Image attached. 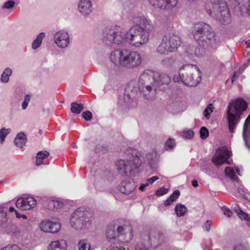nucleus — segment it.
Returning a JSON list of instances; mask_svg holds the SVG:
<instances>
[{
	"instance_id": "obj_1",
	"label": "nucleus",
	"mask_w": 250,
	"mask_h": 250,
	"mask_svg": "<svg viewBox=\"0 0 250 250\" xmlns=\"http://www.w3.org/2000/svg\"><path fill=\"white\" fill-rule=\"evenodd\" d=\"M121 14L134 25L127 30L118 25L105 28L101 34V39L103 43L113 48L126 43L136 48L146 45L148 42L151 30V21L145 16L135 13L127 5L124 6Z\"/></svg>"
},
{
	"instance_id": "obj_2",
	"label": "nucleus",
	"mask_w": 250,
	"mask_h": 250,
	"mask_svg": "<svg viewBox=\"0 0 250 250\" xmlns=\"http://www.w3.org/2000/svg\"><path fill=\"white\" fill-rule=\"evenodd\" d=\"M110 61L115 65L127 69L139 68L142 64L143 59L137 51L127 49H115L109 55Z\"/></svg>"
},
{
	"instance_id": "obj_3",
	"label": "nucleus",
	"mask_w": 250,
	"mask_h": 250,
	"mask_svg": "<svg viewBox=\"0 0 250 250\" xmlns=\"http://www.w3.org/2000/svg\"><path fill=\"white\" fill-rule=\"evenodd\" d=\"M191 34L199 44L208 49H215L216 40L215 33L208 24L199 22L191 28Z\"/></svg>"
},
{
	"instance_id": "obj_4",
	"label": "nucleus",
	"mask_w": 250,
	"mask_h": 250,
	"mask_svg": "<svg viewBox=\"0 0 250 250\" xmlns=\"http://www.w3.org/2000/svg\"><path fill=\"white\" fill-rule=\"evenodd\" d=\"M173 80L188 86H195L201 81V72L195 65H185L180 68L178 75H174Z\"/></svg>"
},
{
	"instance_id": "obj_5",
	"label": "nucleus",
	"mask_w": 250,
	"mask_h": 250,
	"mask_svg": "<svg viewBox=\"0 0 250 250\" xmlns=\"http://www.w3.org/2000/svg\"><path fill=\"white\" fill-rule=\"evenodd\" d=\"M207 13L215 18L223 24L231 22L229 11L227 3L223 0H211L205 5Z\"/></svg>"
},
{
	"instance_id": "obj_6",
	"label": "nucleus",
	"mask_w": 250,
	"mask_h": 250,
	"mask_svg": "<svg viewBox=\"0 0 250 250\" xmlns=\"http://www.w3.org/2000/svg\"><path fill=\"white\" fill-rule=\"evenodd\" d=\"M154 72L152 70H145L141 75L138 81L132 80L127 85L125 94V99H133L138 91L144 90L145 85L154 82Z\"/></svg>"
},
{
	"instance_id": "obj_7",
	"label": "nucleus",
	"mask_w": 250,
	"mask_h": 250,
	"mask_svg": "<svg viewBox=\"0 0 250 250\" xmlns=\"http://www.w3.org/2000/svg\"><path fill=\"white\" fill-rule=\"evenodd\" d=\"M94 218L93 211L84 207L76 209L70 220L71 226L78 230H82L88 228Z\"/></svg>"
},
{
	"instance_id": "obj_8",
	"label": "nucleus",
	"mask_w": 250,
	"mask_h": 250,
	"mask_svg": "<svg viewBox=\"0 0 250 250\" xmlns=\"http://www.w3.org/2000/svg\"><path fill=\"white\" fill-rule=\"evenodd\" d=\"M247 104L241 98H238L229 104L227 110V118L229 130L232 132L238 124L240 115L246 109Z\"/></svg>"
},
{
	"instance_id": "obj_9",
	"label": "nucleus",
	"mask_w": 250,
	"mask_h": 250,
	"mask_svg": "<svg viewBox=\"0 0 250 250\" xmlns=\"http://www.w3.org/2000/svg\"><path fill=\"white\" fill-rule=\"evenodd\" d=\"M127 158L126 161L120 160L116 163V166L118 172L123 175L127 174L134 169L139 167L142 161L140 159V154L135 150L129 149L127 151Z\"/></svg>"
},
{
	"instance_id": "obj_10",
	"label": "nucleus",
	"mask_w": 250,
	"mask_h": 250,
	"mask_svg": "<svg viewBox=\"0 0 250 250\" xmlns=\"http://www.w3.org/2000/svg\"><path fill=\"white\" fill-rule=\"evenodd\" d=\"M182 42L180 37L175 34L169 33L166 35L157 47L156 53L160 55H167L169 53L176 51L181 45Z\"/></svg>"
},
{
	"instance_id": "obj_11",
	"label": "nucleus",
	"mask_w": 250,
	"mask_h": 250,
	"mask_svg": "<svg viewBox=\"0 0 250 250\" xmlns=\"http://www.w3.org/2000/svg\"><path fill=\"white\" fill-rule=\"evenodd\" d=\"M231 155L230 152L226 146L218 148L212 158V161L216 166H220L226 163L229 164L228 159Z\"/></svg>"
},
{
	"instance_id": "obj_12",
	"label": "nucleus",
	"mask_w": 250,
	"mask_h": 250,
	"mask_svg": "<svg viewBox=\"0 0 250 250\" xmlns=\"http://www.w3.org/2000/svg\"><path fill=\"white\" fill-rule=\"evenodd\" d=\"M225 173L226 176L229 177L230 179L238 183V185H235L237 189L238 192L240 195L246 200L250 201V193L246 192V189L242 185H239V180L237 178H235V171L234 169L229 167H226L225 169Z\"/></svg>"
},
{
	"instance_id": "obj_13",
	"label": "nucleus",
	"mask_w": 250,
	"mask_h": 250,
	"mask_svg": "<svg viewBox=\"0 0 250 250\" xmlns=\"http://www.w3.org/2000/svg\"><path fill=\"white\" fill-rule=\"evenodd\" d=\"M53 39L57 45L62 49L66 48L70 42L69 34L64 30L56 32L54 34Z\"/></svg>"
},
{
	"instance_id": "obj_14",
	"label": "nucleus",
	"mask_w": 250,
	"mask_h": 250,
	"mask_svg": "<svg viewBox=\"0 0 250 250\" xmlns=\"http://www.w3.org/2000/svg\"><path fill=\"white\" fill-rule=\"evenodd\" d=\"M37 204L36 199L32 196L19 198L16 202L17 208L22 210H29L34 208Z\"/></svg>"
},
{
	"instance_id": "obj_15",
	"label": "nucleus",
	"mask_w": 250,
	"mask_h": 250,
	"mask_svg": "<svg viewBox=\"0 0 250 250\" xmlns=\"http://www.w3.org/2000/svg\"><path fill=\"white\" fill-rule=\"evenodd\" d=\"M149 3L155 9L162 10H167L175 7L177 3V0H148Z\"/></svg>"
},
{
	"instance_id": "obj_16",
	"label": "nucleus",
	"mask_w": 250,
	"mask_h": 250,
	"mask_svg": "<svg viewBox=\"0 0 250 250\" xmlns=\"http://www.w3.org/2000/svg\"><path fill=\"white\" fill-rule=\"evenodd\" d=\"M40 229L45 233H57L61 228V224L58 222H53L48 220H45L40 223Z\"/></svg>"
},
{
	"instance_id": "obj_17",
	"label": "nucleus",
	"mask_w": 250,
	"mask_h": 250,
	"mask_svg": "<svg viewBox=\"0 0 250 250\" xmlns=\"http://www.w3.org/2000/svg\"><path fill=\"white\" fill-rule=\"evenodd\" d=\"M78 10L83 17H87L92 12V3L90 0H80L78 5Z\"/></svg>"
},
{
	"instance_id": "obj_18",
	"label": "nucleus",
	"mask_w": 250,
	"mask_h": 250,
	"mask_svg": "<svg viewBox=\"0 0 250 250\" xmlns=\"http://www.w3.org/2000/svg\"><path fill=\"white\" fill-rule=\"evenodd\" d=\"M67 243L66 240L60 239L50 242L47 250H67Z\"/></svg>"
},
{
	"instance_id": "obj_19",
	"label": "nucleus",
	"mask_w": 250,
	"mask_h": 250,
	"mask_svg": "<svg viewBox=\"0 0 250 250\" xmlns=\"http://www.w3.org/2000/svg\"><path fill=\"white\" fill-rule=\"evenodd\" d=\"M106 236L109 242H110L111 244L117 243L121 244V242L123 240H120V238H118V236H116V233L115 231L114 227L112 226L108 227L106 230Z\"/></svg>"
},
{
	"instance_id": "obj_20",
	"label": "nucleus",
	"mask_w": 250,
	"mask_h": 250,
	"mask_svg": "<svg viewBox=\"0 0 250 250\" xmlns=\"http://www.w3.org/2000/svg\"><path fill=\"white\" fill-rule=\"evenodd\" d=\"M250 122V114L247 117L243 126V138L246 146L250 150V132L248 131L249 124Z\"/></svg>"
},
{
	"instance_id": "obj_21",
	"label": "nucleus",
	"mask_w": 250,
	"mask_h": 250,
	"mask_svg": "<svg viewBox=\"0 0 250 250\" xmlns=\"http://www.w3.org/2000/svg\"><path fill=\"white\" fill-rule=\"evenodd\" d=\"M137 185L134 182L129 181L125 185L122 184L120 188V191L124 194H129L133 191L136 188Z\"/></svg>"
},
{
	"instance_id": "obj_22",
	"label": "nucleus",
	"mask_w": 250,
	"mask_h": 250,
	"mask_svg": "<svg viewBox=\"0 0 250 250\" xmlns=\"http://www.w3.org/2000/svg\"><path fill=\"white\" fill-rule=\"evenodd\" d=\"M27 138L25 134L23 132L19 133L14 140L15 146L19 148H22L25 145Z\"/></svg>"
},
{
	"instance_id": "obj_23",
	"label": "nucleus",
	"mask_w": 250,
	"mask_h": 250,
	"mask_svg": "<svg viewBox=\"0 0 250 250\" xmlns=\"http://www.w3.org/2000/svg\"><path fill=\"white\" fill-rule=\"evenodd\" d=\"M63 207L64 204L60 200H50L47 202V208L51 210H57Z\"/></svg>"
},
{
	"instance_id": "obj_24",
	"label": "nucleus",
	"mask_w": 250,
	"mask_h": 250,
	"mask_svg": "<svg viewBox=\"0 0 250 250\" xmlns=\"http://www.w3.org/2000/svg\"><path fill=\"white\" fill-rule=\"evenodd\" d=\"M171 82V78L169 76L164 73H161L159 75L157 80L158 84L161 85H168Z\"/></svg>"
},
{
	"instance_id": "obj_25",
	"label": "nucleus",
	"mask_w": 250,
	"mask_h": 250,
	"mask_svg": "<svg viewBox=\"0 0 250 250\" xmlns=\"http://www.w3.org/2000/svg\"><path fill=\"white\" fill-rule=\"evenodd\" d=\"M12 70L10 67L5 68L2 73L0 81L2 83H6L9 81L10 77L12 75Z\"/></svg>"
},
{
	"instance_id": "obj_26",
	"label": "nucleus",
	"mask_w": 250,
	"mask_h": 250,
	"mask_svg": "<svg viewBox=\"0 0 250 250\" xmlns=\"http://www.w3.org/2000/svg\"><path fill=\"white\" fill-rule=\"evenodd\" d=\"M45 36V34L43 32H41L38 35L32 44V48L33 50L37 49L41 46L42 40L44 38Z\"/></svg>"
},
{
	"instance_id": "obj_27",
	"label": "nucleus",
	"mask_w": 250,
	"mask_h": 250,
	"mask_svg": "<svg viewBox=\"0 0 250 250\" xmlns=\"http://www.w3.org/2000/svg\"><path fill=\"white\" fill-rule=\"evenodd\" d=\"M16 3L13 0H8L4 2L1 6V9L4 11L12 12L15 7Z\"/></svg>"
},
{
	"instance_id": "obj_28",
	"label": "nucleus",
	"mask_w": 250,
	"mask_h": 250,
	"mask_svg": "<svg viewBox=\"0 0 250 250\" xmlns=\"http://www.w3.org/2000/svg\"><path fill=\"white\" fill-rule=\"evenodd\" d=\"M133 237V230L131 227L127 228L126 232L124 234V236L120 238V240H123L121 243L125 242H129Z\"/></svg>"
},
{
	"instance_id": "obj_29",
	"label": "nucleus",
	"mask_w": 250,
	"mask_h": 250,
	"mask_svg": "<svg viewBox=\"0 0 250 250\" xmlns=\"http://www.w3.org/2000/svg\"><path fill=\"white\" fill-rule=\"evenodd\" d=\"M71 111L75 114H79L83 109V104L76 102L72 103L71 104Z\"/></svg>"
},
{
	"instance_id": "obj_30",
	"label": "nucleus",
	"mask_w": 250,
	"mask_h": 250,
	"mask_svg": "<svg viewBox=\"0 0 250 250\" xmlns=\"http://www.w3.org/2000/svg\"><path fill=\"white\" fill-rule=\"evenodd\" d=\"M78 247L79 250H90L91 248L87 239L81 240L78 244Z\"/></svg>"
},
{
	"instance_id": "obj_31",
	"label": "nucleus",
	"mask_w": 250,
	"mask_h": 250,
	"mask_svg": "<svg viewBox=\"0 0 250 250\" xmlns=\"http://www.w3.org/2000/svg\"><path fill=\"white\" fill-rule=\"evenodd\" d=\"M175 211L177 216H182L187 212V208L182 204H178L175 208Z\"/></svg>"
},
{
	"instance_id": "obj_32",
	"label": "nucleus",
	"mask_w": 250,
	"mask_h": 250,
	"mask_svg": "<svg viewBox=\"0 0 250 250\" xmlns=\"http://www.w3.org/2000/svg\"><path fill=\"white\" fill-rule=\"evenodd\" d=\"M10 128L2 127L0 129V142L1 144L3 143L6 136L11 132Z\"/></svg>"
},
{
	"instance_id": "obj_33",
	"label": "nucleus",
	"mask_w": 250,
	"mask_h": 250,
	"mask_svg": "<svg viewBox=\"0 0 250 250\" xmlns=\"http://www.w3.org/2000/svg\"><path fill=\"white\" fill-rule=\"evenodd\" d=\"M191 50L193 51L194 53L190 52L189 51H188V53H189L191 55H194L198 58L201 57L204 54L203 49L201 47L195 48V47L192 46L191 48Z\"/></svg>"
},
{
	"instance_id": "obj_34",
	"label": "nucleus",
	"mask_w": 250,
	"mask_h": 250,
	"mask_svg": "<svg viewBox=\"0 0 250 250\" xmlns=\"http://www.w3.org/2000/svg\"><path fill=\"white\" fill-rule=\"evenodd\" d=\"M176 146L175 140L172 138H169L165 143V147L166 150H171Z\"/></svg>"
},
{
	"instance_id": "obj_35",
	"label": "nucleus",
	"mask_w": 250,
	"mask_h": 250,
	"mask_svg": "<svg viewBox=\"0 0 250 250\" xmlns=\"http://www.w3.org/2000/svg\"><path fill=\"white\" fill-rule=\"evenodd\" d=\"M146 158L148 163L152 166L156 161V153L155 152H152L151 153L147 154Z\"/></svg>"
},
{
	"instance_id": "obj_36",
	"label": "nucleus",
	"mask_w": 250,
	"mask_h": 250,
	"mask_svg": "<svg viewBox=\"0 0 250 250\" xmlns=\"http://www.w3.org/2000/svg\"><path fill=\"white\" fill-rule=\"evenodd\" d=\"M107 250H129L121 245V244L114 243L110 244V246L107 249Z\"/></svg>"
},
{
	"instance_id": "obj_37",
	"label": "nucleus",
	"mask_w": 250,
	"mask_h": 250,
	"mask_svg": "<svg viewBox=\"0 0 250 250\" xmlns=\"http://www.w3.org/2000/svg\"><path fill=\"white\" fill-rule=\"evenodd\" d=\"M213 107L212 104H209L206 108L204 115L207 119H208L210 117V115L213 112Z\"/></svg>"
},
{
	"instance_id": "obj_38",
	"label": "nucleus",
	"mask_w": 250,
	"mask_h": 250,
	"mask_svg": "<svg viewBox=\"0 0 250 250\" xmlns=\"http://www.w3.org/2000/svg\"><path fill=\"white\" fill-rule=\"evenodd\" d=\"M163 236L162 234L158 233L153 237L150 236L149 239L151 242H154V243L156 241L158 244H160L163 242Z\"/></svg>"
},
{
	"instance_id": "obj_39",
	"label": "nucleus",
	"mask_w": 250,
	"mask_h": 250,
	"mask_svg": "<svg viewBox=\"0 0 250 250\" xmlns=\"http://www.w3.org/2000/svg\"><path fill=\"white\" fill-rule=\"evenodd\" d=\"M236 213L241 219L249 220L250 219L249 215L245 213L243 211H242L241 209H238L237 210H236Z\"/></svg>"
},
{
	"instance_id": "obj_40",
	"label": "nucleus",
	"mask_w": 250,
	"mask_h": 250,
	"mask_svg": "<svg viewBox=\"0 0 250 250\" xmlns=\"http://www.w3.org/2000/svg\"><path fill=\"white\" fill-rule=\"evenodd\" d=\"M247 65L244 64L242 67H240L238 70H237L236 71L234 72V74L232 77L231 81L232 82H233L236 78L240 74H241L244 70L245 69V68L247 67Z\"/></svg>"
},
{
	"instance_id": "obj_41",
	"label": "nucleus",
	"mask_w": 250,
	"mask_h": 250,
	"mask_svg": "<svg viewBox=\"0 0 250 250\" xmlns=\"http://www.w3.org/2000/svg\"><path fill=\"white\" fill-rule=\"evenodd\" d=\"M130 227H123V226H118L117 228V231L118 234V238H121L124 236V234L125 232H126V228H130Z\"/></svg>"
},
{
	"instance_id": "obj_42",
	"label": "nucleus",
	"mask_w": 250,
	"mask_h": 250,
	"mask_svg": "<svg viewBox=\"0 0 250 250\" xmlns=\"http://www.w3.org/2000/svg\"><path fill=\"white\" fill-rule=\"evenodd\" d=\"M0 250H21V247L18 245H8Z\"/></svg>"
},
{
	"instance_id": "obj_43",
	"label": "nucleus",
	"mask_w": 250,
	"mask_h": 250,
	"mask_svg": "<svg viewBox=\"0 0 250 250\" xmlns=\"http://www.w3.org/2000/svg\"><path fill=\"white\" fill-rule=\"evenodd\" d=\"M200 134L201 138L202 139H205L208 136V131L206 127L203 126L200 129Z\"/></svg>"
},
{
	"instance_id": "obj_44",
	"label": "nucleus",
	"mask_w": 250,
	"mask_h": 250,
	"mask_svg": "<svg viewBox=\"0 0 250 250\" xmlns=\"http://www.w3.org/2000/svg\"><path fill=\"white\" fill-rule=\"evenodd\" d=\"M49 155V153L47 151H41L38 152L36 158H38L43 160L46 158Z\"/></svg>"
},
{
	"instance_id": "obj_45",
	"label": "nucleus",
	"mask_w": 250,
	"mask_h": 250,
	"mask_svg": "<svg viewBox=\"0 0 250 250\" xmlns=\"http://www.w3.org/2000/svg\"><path fill=\"white\" fill-rule=\"evenodd\" d=\"M193 136L194 132L191 130H185L182 133L183 137L186 139H191Z\"/></svg>"
},
{
	"instance_id": "obj_46",
	"label": "nucleus",
	"mask_w": 250,
	"mask_h": 250,
	"mask_svg": "<svg viewBox=\"0 0 250 250\" xmlns=\"http://www.w3.org/2000/svg\"><path fill=\"white\" fill-rule=\"evenodd\" d=\"M30 101V96L29 95H26L24 98V101L22 103V109L25 110L27 108L29 102Z\"/></svg>"
},
{
	"instance_id": "obj_47",
	"label": "nucleus",
	"mask_w": 250,
	"mask_h": 250,
	"mask_svg": "<svg viewBox=\"0 0 250 250\" xmlns=\"http://www.w3.org/2000/svg\"><path fill=\"white\" fill-rule=\"evenodd\" d=\"M156 82H153L152 83L151 85H149V84H146L145 85V88L146 91L150 93L152 92L153 91H155L156 89V87L155 85Z\"/></svg>"
},
{
	"instance_id": "obj_48",
	"label": "nucleus",
	"mask_w": 250,
	"mask_h": 250,
	"mask_svg": "<svg viewBox=\"0 0 250 250\" xmlns=\"http://www.w3.org/2000/svg\"><path fill=\"white\" fill-rule=\"evenodd\" d=\"M7 220L6 212L2 208H0V223L5 222Z\"/></svg>"
},
{
	"instance_id": "obj_49",
	"label": "nucleus",
	"mask_w": 250,
	"mask_h": 250,
	"mask_svg": "<svg viewBox=\"0 0 250 250\" xmlns=\"http://www.w3.org/2000/svg\"><path fill=\"white\" fill-rule=\"evenodd\" d=\"M180 194V192L179 190H175L167 199H168L169 200H171V201L174 202L179 197Z\"/></svg>"
},
{
	"instance_id": "obj_50",
	"label": "nucleus",
	"mask_w": 250,
	"mask_h": 250,
	"mask_svg": "<svg viewBox=\"0 0 250 250\" xmlns=\"http://www.w3.org/2000/svg\"><path fill=\"white\" fill-rule=\"evenodd\" d=\"M173 61L172 59L168 58L166 59H164L162 61V64L167 68H170L172 66L171 63Z\"/></svg>"
},
{
	"instance_id": "obj_51",
	"label": "nucleus",
	"mask_w": 250,
	"mask_h": 250,
	"mask_svg": "<svg viewBox=\"0 0 250 250\" xmlns=\"http://www.w3.org/2000/svg\"><path fill=\"white\" fill-rule=\"evenodd\" d=\"M136 250H152V247H146L142 244H139L136 246Z\"/></svg>"
},
{
	"instance_id": "obj_52",
	"label": "nucleus",
	"mask_w": 250,
	"mask_h": 250,
	"mask_svg": "<svg viewBox=\"0 0 250 250\" xmlns=\"http://www.w3.org/2000/svg\"><path fill=\"white\" fill-rule=\"evenodd\" d=\"M82 116L86 121H89L91 119L92 117V113L89 111L83 112L82 114Z\"/></svg>"
},
{
	"instance_id": "obj_53",
	"label": "nucleus",
	"mask_w": 250,
	"mask_h": 250,
	"mask_svg": "<svg viewBox=\"0 0 250 250\" xmlns=\"http://www.w3.org/2000/svg\"><path fill=\"white\" fill-rule=\"evenodd\" d=\"M222 210L224 214L229 217H230L232 215V212L231 210L225 207H223L222 208Z\"/></svg>"
},
{
	"instance_id": "obj_54",
	"label": "nucleus",
	"mask_w": 250,
	"mask_h": 250,
	"mask_svg": "<svg viewBox=\"0 0 250 250\" xmlns=\"http://www.w3.org/2000/svg\"><path fill=\"white\" fill-rule=\"evenodd\" d=\"M167 189L164 188H161L156 191V194L158 196H162L166 194L167 192Z\"/></svg>"
},
{
	"instance_id": "obj_55",
	"label": "nucleus",
	"mask_w": 250,
	"mask_h": 250,
	"mask_svg": "<svg viewBox=\"0 0 250 250\" xmlns=\"http://www.w3.org/2000/svg\"><path fill=\"white\" fill-rule=\"evenodd\" d=\"M211 222L210 221L207 220L203 225V228L204 230L209 231L210 229Z\"/></svg>"
},
{
	"instance_id": "obj_56",
	"label": "nucleus",
	"mask_w": 250,
	"mask_h": 250,
	"mask_svg": "<svg viewBox=\"0 0 250 250\" xmlns=\"http://www.w3.org/2000/svg\"><path fill=\"white\" fill-rule=\"evenodd\" d=\"M159 179V177L158 176H153L147 180V182H148L149 184H152L154 183L155 181Z\"/></svg>"
},
{
	"instance_id": "obj_57",
	"label": "nucleus",
	"mask_w": 250,
	"mask_h": 250,
	"mask_svg": "<svg viewBox=\"0 0 250 250\" xmlns=\"http://www.w3.org/2000/svg\"><path fill=\"white\" fill-rule=\"evenodd\" d=\"M148 185L149 183L148 182H146V184H143L140 186L139 189L141 191H143L145 188Z\"/></svg>"
},
{
	"instance_id": "obj_58",
	"label": "nucleus",
	"mask_w": 250,
	"mask_h": 250,
	"mask_svg": "<svg viewBox=\"0 0 250 250\" xmlns=\"http://www.w3.org/2000/svg\"><path fill=\"white\" fill-rule=\"evenodd\" d=\"M36 165L37 166L41 165L43 163V160L38 158H36Z\"/></svg>"
},
{
	"instance_id": "obj_59",
	"label": "nucleus",
	"mask_w": 250,
	"mask_h": 250,
	"mask_svg": "<svg viewBox=\"0 0 250 250\" xmlns=\"http://www.w3.org/2000/svg\"><path fill=\"white\" fill-rule=\"evenodd\" d=\"M172 203H173V202L171 201V200H169L168 199H167L165 201L164 205L165 206H167L171 205Z\"/></svg>"
},
{
	"instance_id": "obj_60",
	"label": "nucleus",
	"mask_w": 250,
	"mask_h": 250,
	"mask_svg": "<svg viewBox=\"0 0 250 250\" xmlns=\"http://www.w3.org/2000/svg\"><path fill=\"white\" fill-rule=\"evenodd\" d=\"M247 12L249 15L250 16V0H248Z\"/></svg>"
},
{
	"instance_id": "obj_61",
	"label": "nucleus",
	"mask_w": 250,
	"mask_h": 250,
	"mask_svg": "<svg viewBox=\"0 0 250 250\" xmlns=\"http://www.w3.org/2000/svg\"><path fill=\"white\" fill-rule=\"evenodd\" d=\"M192 185L194 187H197L198 186L197 181L196 180H193L192 182Z\"/></svg>"
},
{
	"instance_id": "obj_62",
	"label": "nucleus",
	"mask_w": 250,
	"mask_h": 250,
	"mask_svg": "<svg viewBox=\"0 0 250 250\" xmlns=\"http://www.w3.org/2000/svg\"><path fill=\"white\" fill-rule=\"evenodd\" d=\"M152 97L153 96L152 95H150L149 94H148V95L146 94H144V98L146 99H151Z\"/></svg>"
},
{
	"instance_id": "obj_63",
	"label": "nucleus",
	"mask_w": 250,
	"mask_h": 250,
	"mask_svg": "<svg viewBox=\"0 0 250 250\" xmlns=\"http://www.w3.org/2000/svg\"><path fill=\"white\" fill-rule=\"evenodd\" d=\"M235 169H236V171L237 174L241 176L242 174L241 173V172H240V170L239 169V168L237 166H235Z\"/></svg>"
},
{
	"instance_id": "obj_64",
	"label": "nucleus",
	"mask_w": 250,
	"mask_h": 250,
	"mask_svg": "<svg viewBox=\"0 0 250 250\" xmlns=\"http://www.w3.org/2000/svg\"><path fill=\"white\" fill-rule=\"evenodd\" d=\"M238 209H241L239 207L237 206L236 205H234L232 207V209L233 211H234L236 212V210H237Z\"/></svg>"
}]
</instances>
